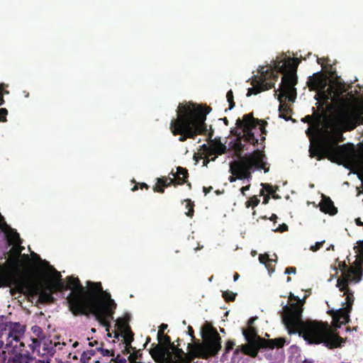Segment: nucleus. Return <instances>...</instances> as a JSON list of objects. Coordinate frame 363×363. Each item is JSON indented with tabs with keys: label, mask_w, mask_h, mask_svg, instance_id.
Returning <instances> with one entry per match:
<instances>
[{
	"label": "nucleus",
	"mask_w": 363,
	"mask_h": 363,
	"mask_svg": "<svg viewBox=\"0 0 363 363\" xmlns=\"http://www.w3.org/2000/svg\"><path fill=\"white\" fill-rule=\"evenodd\" d=\"M302 363H313V361L305 359Z\"/></svg>",
	"instance_id": "09e8293b"
},
{
	"label": "nucleus",
	"mask_w": 363,
	"mask_h": 363,
	"mask_svg": "<svg viewBox=\"0 0 363 363\" xmlns=\"http://www.w3.org/2000/svg\"><path fill=\"white\" fill-rule=\"evenodd\" d=\"M298 62V59L294 60V67H292L289 60H275L269 66H260L258 69L259 77L254 80L253 87L248 89L247 96H250L271 89L277 81L278 72L283 73L280 86L274 91L279 101V117L288 121L289 117H287L286 114L290 112V108L284 101L294 102L296 97L295 85L297 79L294 72Z\"/></svg>",
	"instance_id": "f03ea898"
},
{
	"label": "nucleus",
	"mask_w": 363,
	"mask_h": 363,
	"mask_svg": "<svg viewBox=\"0 0 363 363\" xmlns=\"http://www.w3.org/2000/svg\"><path fill=\"white\" fill-rule=\"evenodd\" d=\"M266 267H267V268L268 269V270H269V274H271V271H270V269H269V267H268L267 265H266ZM272 272H274V270H273V269L272 270Z\"/></svg>",
	"instance_id": "3c124183"
},
{
	"label": "nucleus",
	"mask_w": 363,
	"mask_h": 363,
	"mask_svg": "<svg viewBox=\"0 0 363 363\" xmlns=\"http://www.w3.org/2000/svg\"><path fill=\"white\" fill-rule=\"evenodd\" d=\"M284 273L286 274H295L296 273V268L295 267H287L285 269Z\"/></svg>",
	"instance_id": "c9c22d12"
},
{
	"label": "nucleus",
	"mask_w": 363,
	"mask_h": 363,
	"mask_svg": "<svg viewBox=\"0 0 363 363\" xmlns=\"http://www.w3.org/2000/svg\"><path fill=\"white\" fill-rule=\"evenodd\" d=\"M234 342H232V341H228L226 344V346H225V352H228L229 351H230L233 346H234Z\"/></svg>",
	"instance_id": "f704fd0d"
},
{
	"label": "nucleus",
	"mask_w": 363,
	"mask_h": 363,
	"mask_svg": "<svg viewBox=\"0 0 363 363\" xmlns=\"http://www.w3.org/2000/svg\"><path fill=\"white\" fill-rule=\"evenodd\" d=\"M306 135L309 138L311 143L310 157L317 156L318 160L323 157H328L332 162L339 164L354 162L356 155L353 147L351 148H347L344 145L335 147L333 142L323 140L319 135L318 127L312 128L310 126L306 130Z\"/></svg>",
	"instance_id": "0eeeda50"
},
{
	"label": "nucleus",
	"mask_w": 363,
	"mask_h": 363,
	"mask_svg": "<svg viewBox=\"0 0 363 363\" xmlns=\"http://www.w3.org/2000/svg\"><path fill=\"white\" fill-rule=\"evenodd\" d=\"M269 196L268 195H267L264 196L263 203L266 204L269 202Z\"/></svg>",
	"instance_id": "a19ab883"
},
{
	"label": "nucleus",
	"mask_w": 363,
	"mask_h": 363,
	"mask_svg": "<svg viewBox=\"0 0 363 363\" xmlns=\"http://www.w3.org/2000/svg\"><path fill=\"white\" fill-rule=\"evenodd\" d=\"M333 249H334V245H330V246L327 248V250H333Z\"/></svg>",
	"instance_id": "de8ad7c7"
},
{
	"label": "nucleus",
	"mask_w": 363,
	"mask_h": 363,
	"mask_svg": "<svg viewBox=\"0 0 363 363\" xmlns=\"http://www.w3.org/2000/svg\"><path fill=\"white\" fill-rule=\"evenodd\" d=\"M31 255L44 276L48 277L50 291H71L67 301L73 314L91 313L106 327V331H109L110 322L113 319L116 303L111 298L110 294L103 290L101 282L87 281L84 287L78 278L73 277H67V282H65L60 273L46 260L41 259L35 252H32Z\"/></svg>",
	"instance_id": "f257e3e1"
},
{
	"label": "nucleus",
	"mask_w": 363,
	"mask_h": 363,
	"mask_svg": "<svg viewBox=\"0 0 363 363\" xmlns=\"http://www.w3.org/2000/svg\"><path fill=\"white\" fill-rule=\"evenodd\" d=\"M0 106H1L4 103L3 96L1 90L0 89ZM8 111L6 108H0V121H6V115Z\"/></svg>",
	"instance_id": "393cba45"
},
{
	"label": "nucleus",
	"mask_w": 363,
	"mask_h": 363,
	"mask_svg": "<svg viewBox=\"0 0 363 363\" xmlns=\"http://www.w3.org/2000/svg\"><path fill=\"white\" fill-rule=\"evenodd\" d=\"M189 335L193 337V330H192V328L191 327L189 326Z\"/></svg>",
	"instance_id": "c03bdc74"
},
{
	"label": "nucleus",
	"mask_w": 363,
	"mask_h": 363,
	"mask_svg": "<svg viewBox=\"0 0 363 363\" xmlns=\"http://www.w3.org/2000/svg\"><path fill=\"white\" fill-rule=\"evenodd\" d=\"M168 181H169V179L167 178L158 179H157V184L154 187L155 191H157V192H160V193H163L164 192V188L163 187L170 184L169 182L167 184Z\"/></svg>",
	"instance_id": "b1692460"
},
{
	"label": "nucleus",
	"mask_w": 363,
	"mask_h": 363,
	"mask_svg": "<svg viewBox=\"0 0 363 363\" xmlns=\"http://www.w3.org/2000/svg\"><path fill=\"white\" fill-rule=\"evenodd\" d=\"M138 189V187L136 186H135L133 188V191H135L136 189Z\"/></svg>",
	"instance_id": "864d4df0"
},
{
	"label": "nucleus",
	"mask_w": 363,
	"mask_h": 363,
	"mask_svg": "<svg viewBox=\"0 0 363 363\" xmlns=\"http://www.w3.org/2000/svg\"><path fill=\"white\" fill-rule=\"evenodd\" d=\"M355 223L357 225L363 226V222L361 221L360 218H356Z\"/></svg>",
	"instance_id": "ea45409f"
},
{
	"label": "nucleus",
	"mask_w": 363,
	"mask_h": 363,
	"mask_svg": "<svg viewBox=\"0 0 363 363\" xmlns=\"http://www.w3.org/2000/svg\"><path fill=\"white\" fill-rule=\"evenodd\" d=\"M167 328V325H166V324H162V325H160V329H159V331H158V334H157V335H158V339H159V340H160V341H161V340H162V338H164V345H163V346L157 345V346H156L155 347H154V348H152V349H151V350H150V354H151V356H152V358L155 359V361L156 362H157V363H169V362H160V361H159V360L156 359L154 357V356L152 355V352L155 349H156V348H157V347L163 348V349H164V350H167L169 351V352H169L170 354H172L173 355H174V354H175L174 351H173V348H174H174H177V347H176L173 344H172V343L170 342V340H169V337H167V336H164V335H163V333H164V330H165Z\"/></svg>",
	"instance_id": "f3484780"
},
{
	"label": "nucleus",
	"mask_w": 363,
	"mask_h": 363,
	"mask_svg": "<svg viewBox=\"0 0 363 363\" xmlns=\"http://www.w3.org/2000/svg\"><path fill=\"white\" fill-rule=\"evenodd\" d=\"M306 296L303 299L290 293L289 298L295 300L298 303L284 307L282 320L289 334L298 333L308 344L323 343L326 347L332 348L342 345V339L336 335L327 323L316 320H302L303 305Z\"/></svg>",
	"instance_id": "7ed1b4c3"
},
{
	"label": "nucleus",
	"mask_w": 363,
	"mask_h": 363,
	"mask_svg": "<svg viewBox=\"0 0 363 363\" xmlns=\"http://www.w3.org/2000/svg\"><path fill=\"white\" fill-rule=\"evenodd\" d=\"M203 191H205V194H206V187H203Z\"/></svg>",
	"instance_id": "bf43d9fd"
},
{
	"label": "nucleus",
	"mask_w": 363,
	"mask_h": 363,
	"mask_svg": "<svg viewBox=\"0 0 363 363\" xmlns=\"http://www.w3.org/2000/svg\"><path fill=\"white\" fill-rule=\"evenodd\" d=\"M242 333L248 344L241 346L240 350L245 354L255 357L257 354L259 347L254 341L256 336L255 330L250 328L247 330H243Z\"/></svg>",
	"instance_id": "dca6fc26"
},
{
	"label": "nucleus",
	"mask_w": 363,
	"mask_h": 363,
	"mask_svg": "<svg viewBox=\"0 0 363 363\" xmlns=\"http://www.w3.org/2000/svg\"><path fill=\"white\" fill-rule=\"evenodd\" d=\"M96 356V350L93 348L84 351L81 355V363H101Z\"/></svg>",
	"instance_id": "412c9836"
},
{
	"label": "nucleus",
	"mask_w": 363,
	"mask_h": 363,
	"mask_svg": "<svg viewBox=\"0 0 363 363\" xmlns=\"http://www.w3.org/2000/svg\"><path fill=\"white\" fill-rule=\"evenodd\" d=\"M259 202V200L255 196H254L246 202V207L249 208L250 206H256L258 205Z\"/></svg>",
	"instance_id": "c756f323"
},
{
	"label": "nucleus",
	"mask_w": 363,
	"mask_h": 363,
	"mask_svg": "<svg viewBox=\"0 0 363 363\" xmlns=\"http://www.w3.org/2000/svg\"><path fill=\"white\" fill-rule=\"evenodd\" d=\"M288 230V226L285 223L279 225L278 227L272 229L274 232H284Z\"/></svg>",
	"instance_id": "473e14b6"
},
{
	"label": "nucleus",
	"mask_w": 363,
	"mask_h": 363,
	"mask_svg": "<svg viewBox=\"0 0 363 363\" xmlns=\"http://www.w3.org/2000/svg\"><path fill=\"white\" fill-rule=\"evenodd\" d=\"M324 242H325V241H324V240H323V241H320V242H315V245H311V246L310 250H312V251H313V252L317 251V250H319V249H320V247L323 245V244L324 243Z\"/></svg>",
	"instance_id": "72a5a7b5"
},
{
	"label": "nucleus",
	"mask_w": 363,
	"mask_h": 363,
	"mask_svg": "<svg viewBox=\"0 0 363 363\" xmlns=\"http://www.w3.org/2000/svg\"><path fill=\"white\" fill-rule=\"evenodd\" d=\"M308 85L311 90L317 91L315 96L316 99H322L327 101L333 99L337 96V94H335L333 86H328L327 80L320 77H310L308 81Z\"/></svg>",
	"instance_id": "f8f14e48"
},
{
	"label": "nucleus",
	"mask_w": 363,
	"mask_h": 363,
	"mask_svg": "<svg viewBox=\"0 0 363 363\" xmlns=\"http://www.w3.org/2000/svg\"><path fill=\"white\" fill-rule=\"evenodd\" d=\"M226 98L228 100V102L229 103V109H232L233 106H235V103L233 102V91L231 90L228 91L226 94Z\"/></svg>",
	"instance_id": "cd10ccee"
},
{
	"label": "nucleus",
	"mask_w": 363,
	"mask_h": 363,
	"mask_svg": "<svg viewBox=\"0 0 363 363\" xmlns=\"http://www.w3.org/2000/svg\"><path fill=\"white\" fill-rule=\"evenodd\" d=\"M277 218V216L275 214H273L271 217V220H273L274 219Z\"/></svg>",
	"instance_id": "49530a36"
},
{
	"label": "nucleus",
	"mask_w": 363,
	"mask_h": 363,
	"mask_svg": "<svg viewBox=\"0 0 363 363\" xmlns=\"http://www.w3.org/2000/svg\"><path fill=\"white\" fill-rule=\"evenodd\" d=\"M97 345V342L90 341L89 338L82 342L73 341L72 340H69L67 342H62V345L66 347L68 351L67 358L69 359H77L78 354L82 349H84L86 345L90 347H93L94 345Z\"/></svg>",
	"instance_id": "ddd939ff"
},
{
	"label": "nucleus",
	"mask_w": 363,
	"mask_h": 363,
	"mask_svg": "<svg viewBox=\"0 0 363 363\" xmlns=\"http://www.w3.org/2000/svg\"><path fill=\"white\" fill-rule=\"evenodd\" d=\"M261 186H262V189L261 190V194H263L264 191H267L269 194L272 196L274 199H279V196L278 195L275 194V191L277 190V187L274 189V187L269 184H261Z\"/></svg>",
	"instance_id": "4be33fe9"
},
{
	"label": "nucleus",
	"mask_w": 363,
	"mask_h": 363,
	"mask_svg": "<svg viewBox=\"0 0 363 363\" xmlns=\"http://www.w3.org/2000/svg\"><path fill=\"white\" fill-rule=\"evenodd\" d=\"M170 174L172 176V178H167L169 181V184H174L175 180H177V184H182L184 183L185 179L187 177L188 172L187 170L183 167H177V172H172Z\"/></svg>",
	"instance_id": "6ab92c4d"
},
{
	"label": "nucleus",
	"mask_w": 363,
	"mask_h": 363,
	"mask_svg": "<svg viewBox=\"0 0 363 363\" xmlns=\"http://www.w3.org/2000/svg\"><path fill=\"white\" fill-rule=\"evenodd\" d=\"M356 259L354 266L347 267L345 263L338 262V267L342 272V277L337 281V287L343 292L345 296V307L339 308L333 314V324L335 328H340L342 324L348 322L349 313L354 301L352 293L347 288L349 284H357L362 279L363 270V240L358 242L357 246L354 247Z\"/></svg>",
	"instance_id": "39448f33"
},
{
	"label": "nucleus",
	"mask_w": 363,
	"mask_h": 363,
	"mask_svg": "<svg viewBox=\"0 0 363 363\" xmlns=\"http://www.w3.org/2000/svg\"><path fill=\"white\" fill-rule=\"evenodd\" d=\"M320 211L329 213L330 215H335L337 213V209L334 206L333 202L325 196H323L321 202L320 203Z\"/></svg>",
	"instance_id": "aec40b11"
},
{
	"label": "nucleus",
	"mask_w": 363,
	"mask_h": 363,
	"mask_svg": "<svg viewBox=\"0 0 363 363\" xmlns=\"http://www.w3.org/2000/svg\"><path fill=\"white\" fill-rule=\"evenodd\" d=\"M285 340L283 338H278L269 340L264 347L269 348H274L275 347H281L284 345Z\"/></svg>",
	"instance_id": "5701e85b"
},
{
	"label": "nucleus",
	"mask_w": 363,
	"mask_h": 363,
	"mask_svg": "<svg viewBox=\"0 0 363 363\" xmlns=\"http://www.w3.org/2000/svg\"><path fill=\"white\" fill-rule=\"evenodd\" d=\"M301 121H303L304 123H308L309 124H311V123L312 122V118L311 116H307L301 119Z\"/></svg>",
	"instance_id": "e433bc0d"
},
{
	"label": "nucleus",
	"mask_w": 363,
	"mask_h": 363,
	"mask_svg": "<svg viewBox=\"0 0 363 363\" xmlns=\"http://www.w3.org/2000/svg\"><path fill=\"white\" fill-rule=\"evenodd\" d=\"M259 260L260 263L265 264L267 262H277L276 259H269L267 254L259 255Z\"/></svg>",
	"instance_id": "bb28decb"
},
{
	"label": "nucleus",
	"mask_w": 363,
	"mask_h": 363,
	"mask_svg": "<svg viewBox=\"0 0 363 363\" xmlns=\"http://www.w3.org/2000/svg\"><path fill=\"white\" fill-rule=\"evenodd\" d=\"M203 337L205 342L191 347L189 354H185L181 349L173 348L175 354H170L169 351L157 347L152 353L154 357L162 362L169 363H189L195 357L207 359L210 356L216 355L221 348L220 337L217 331L208 323L202 327Z\"/></svg>",
	"instance_id": "20e7f679"
},
{
	"label": "nucleus",
	"mask_w": 363,
	"mask_h": 363,
	"mask_svg": "<svg viewBox=\"0 0 363 363\" xmlns=\"http://www.w3.org/2000/svg\"><path fill=\"white\" fill-rule=\"evenodd\" d=\"M239 277H240V276H239V274H238V273H235V274H234V277H233V279H234V281H237V280L239 279Z\"/></svg>",
	"instance_id": "37998d69"
},
{
	"label": "nucleus",
	"mask_w": 363,
	"mask_h": 363,
	"mask_svg": "<svg viewBox=\"0 0 363 363\" xmlns=\"http://www.w3.org/2000/svg\"><path fill=\"white\" fill-rule=\"evenodd\" d=\"M129 315L123 318H118L114 325V330L113 331L114 338L119 339L122 337V340L125 342V350L127 351L128 360L129 363H141L137 362L138 358L139 352L135 350L131 346V342L133 340V335L130 331L128 325Z\"/></svg>",
	"instance_id": "9b49d317"
},
{
	"label": "nucleus",
	"mask_w": 363,
	"mask_h": 363,
	"mask_svg": "<svg viewBox=\"0 0 363 363\" xmlns=\"http://www.w3.org/2000/svg\"><path fill=\"white\" fill-rule=\"evenodd\" d=\"M291 281V278L290 277H288L287 279H286V281L287 282H289Z\"/></svg>",
	"instance_id": "5fc2aeb1"
},
{
	"label": "nucleus",
	"mask_w": 363,
	"mask_h": 363,
	"mask_svg": "<svg viewBox=\"0 0 363 363\" xmlns=\"http://www.w3.org/2000/svg\"><path fill=\"white\" fill-rule=\"evenodd\" d=\"M32 331L36 335L35 338L42 339L41 336L43 335V331H42V329L39 326H38V325L33 326Z\"/></svg>",
	"instance_id": "c85d7f7f"
},
{
	"label": "nucleus",
	"mask_w": 363,
	"mask_h": 363,
	"mask_svg": "<svg viewBox=\"0 0 363 363\" xmlns=\"http://www.w3.org/2000/svg\"><path fill=\"white\" fill-rule=\"evenodd\" d=\"M96 350V354H99L100 355L103 356V357H111L112 356V352L108 350H106V349H104L101 347H96L95 349Z\"/></svg>",
	"instance_id": "a878e982"
},
{
	"label": "nucleus",
	"mask_w": 363,
	"mask_h": 363,
	"mask_svg": "<svg viewBox=\"0 0 363 363\" xmlns=\"http://www.w3.org/2000/svg\"><path fill=\"white\" fill-rule=\"evenodd\" d=\"M142 186H144V187H145V188H147V184H145V183H143V184H142Z\"/></svg>",
	"instance_id": "603ef678"
},
{
	"label": "nucleus",
	"mask_w": 363,
	"mask_h": 363,
	"mask_svg": "<svg viewBox=\"0 0 363 363\" xmlns=\"http://www.w3.org/2000/svg\"><path fill=\"white\" fill-rule=\"evenodd\" d=\"M226 151V146L219 141H213L208 147V157L215 155L211 160L214 161L218 155H222Z\"/></svg>",
	"instance_id": "a211bd4d"
},
{
	"label": "nucleus",
	"mask_w": 363,
	"mask_h": 363,
	"mask_svg": "<svg viewBox=\"0 0 363 363\" xmlns=\"http://www.w3.org/2000/svg\"><path fill=\"white\" fill-rule=\"evenodd\" d=\"M320 59H319V58H318V59H317V62H318V63H319V64H320Z\"/></svg>",
	"instance_id": "6e6d98bb"
},
{
	"label": "nucleus",
	"mask_w": 363,
	"mask_h": 363,
	"mask_svg": "<svg viewBox=\"0 0 363 363\" xmlns=\"http://www.w3.org/2000/svg\"><path fill=\"white\" fill-rule=\"evenodd\" d=\"M238 350H239V349H236L235 351V353H238Z\"/></svg>",
	"instance_id": "4d7b16f0"
},
{
	"label": "nucleus",
	"mask_w": 363,
	"mask_h": 363,
	"mask_svg": "<svg viewBox=\"0 0 363 363\" xmlns=\"http://www.w3.org/2000/svg\"><path fill=\"white\" fill-rule=\"evenodd\" d=\"M30 344L28 345L30 350L39 356H45L52 354L51 342L45 338H30Z\"/></svg>",
	"instance_id": "2eb2a0df"
},
{
	"label": "nucleus",
	"mask_w": 363,
	"mask_h": 363,
	"mask_svg": "<svg viewBox=\"0 0 363 363\" xmlns=\"http://www.w3.org/2000/svg\"><path fill=\"white\" fill-rule=\"evenodd\" d=\"M223 297L226 301H233L235 299V294H234V293H233L231 291H224L223 293Z\"/></svg>",
	"instance_id": "7c9ffc66"
},
{
	"label": "nucleus",
	"mask_w": 363,
	"mask_h": 363,
	"mask_svg": "<svg viewBox=\"0 0 363 363\" xmlns=\"http://www.w3.org/2000/svg\"><path fill=\"white\" fill-rule=\"evenodd\" d=\"M359 178L362 180V185H363V175L362 174H359Z\"/></svg>",
	"instance_id": "8fccbe9b"
},
{
	"label": "nucleus",
	"mask_w": 363,
	"mask_h": 363,
	"mask_svg": "<svg viewBox=\"0 0 363 363\" xmlns=\"http://www.w3.org/2000/svg\"><path fill=\"white\" fill-rule=\"evenodd\" d=\"M200 106L194 103H180L177 109V118L172 119L170 123V130L175 135H179V141H184L187 138L205 133L206 124V114Z\"/></svg>",
	"instance_id": "423d86ee"
},
{
	"label": "nucleus",
	"mask_w": 363,
	"mask_h": 363,
	"mask_svg": "<svg viewBox=\"0 0 363 363\" xmlns=\"http://www.w3.org/2000/svg\"><path fill=\"white\" fill-rule=\"evenodd\" d=\"M6 343L5 339H1L0 337V349H4V345ZM2 361V354H0V362Z\"/></svg>",
	"instance_id": "4c0bfd02"
},
{
	"label": "nucleus",
	"mask_w": 363,
	"mask_h": 363,
	"mask_svg": "<svg viewBox=\"0 0 363 363\" xmlns=\"http://www.w3.org/2000/svg\"><path fill=\"white\" fill-rule=\"evenodd\" d=\"M261 121L254 118L252 115H245L242 119L236 121V130L235 134L244 141L255 145L259 141L265 140V130Z\"/></svg>",
	"instance_id": "9d476101"
},
{
	"label": "nucleus",
	"mask_w": 363,
	"mask_h": 363,
	"mask_svg": "<svg viewBox=\"0 0 363 363\" xmlns=\"http://www.w3.org/2000/svg\"><path fill=\"white\" fill-rule=\"evenodd\" d=\"M362 113L355 108L347 109L340 116V123L342 127L346 130L354 129L359 120Z\"/></svg>",
	"instance_id": "4468645a"
},
{
	"label": "nucleus",
	"mask_w": 363,
	"mask_h": 363,
	"mask_svg": "<svg viewBox=\"0 0 363 363\" xmlns=\"http://www.w3.org/2000/svg\"><path fill=\"white\" fill-rule=\"evenodd\" d=\"M250 189V185H247V186H243L242 189H241V192L243 195H245V191H247L249 190Z\"/></svg>",
	"instance_id": "58836bf2"
},
{
	"label": "nucleus",
	"mask_w": 363,
	"mask_h": 363,
	"mask_svg": "<svg viewBox=\"0 0 363 363\" xmlns=\"http://www.w3.org/2000/svg\"><path fill=\"white\" fill-rule=\"evenodd\" d=\"M185 202H186V208H189V211H188V212L186 213V216L191 217V216H192L193 213H194L193 204L190 200H186Z\"/></svg>",
	"instance_id": "2f4dec72"
},
{
	"label": "nucleus",
	"mask_w": 363,
	"mask_h": 363,
	"mask_svg": "<svg viewBox=\"0 0 363 363\" xmlns=\"http://www.w3.org/2000/svg\"><path fill=\"white\" fill-rule=\"evenodd\" d=\"M35 363H50L48 360H37Z\"/></svg>",
	"instance_id": "79ce46f5"
},
{
	"label": "nucleus",
	"mask_w": 363,
	"mask_h": 363,
	"mask_svg": "<svg viewBox=\"0 0 363 363\" xmlns=\"http://www.w3.org/2000/svg\"><path fill=\"white\" fill-rule=\"evenodd\" d=\"M25 333V327L19 323H10L0 335L6 343L2 350L3 363H30L32 358L21 353L25 343L21 340Z\"/></svg>",
	"instance_id": "6e6552de"
},
{
	"label": "nucleus",
	"mask_w": 363,
	"mask_h": 363,
	"mask_svg": "<svg viewBox=\"0 0 363 363\" xmlns=\"http://www.w3.org/2000/svg\"><path fill=\"white\" fill-rule=\"evenodd\" d=\"M22 256L25 258V259H26V261H28V260H29V257H28V256L27 255H23Z\"/></svg>",
	"instance_id": "a18cd8bd"
},
{
	"label": "nucleus",
	"mask_w": 363,
	"mask_h": 363,
	"mask_svg": "<svg viewBox=\"0 0 363 363\" xmlns=\"http://www.w3.org/2000/svg\"><path fill=\"white\" fill-rule=\"evenodd\" d=\"M265 155L259 150L252 153L245 155L238 161L230 163V172L233 174L228 178L230 182H234L237 179H247L251 178V172L256 169H264Z\"/></svg>",
	"instance_id": "1a4fd4ad"
},
{
	"label": "nucleus",
	"mask_w": 363,
	"mask_h": 363,
	"mask_svg": "<svg viewBox=\"0 0 363 363\" xmlns=\"http://www.w3.org/2000/svg\"><path fill=\"white\" fill-rule=\"evenodd\" d=\"M108 335L109 337H112V334L111 333H108Z\"/></svg>",
	"instance_id": "13d9d810"
}]
</instances>
